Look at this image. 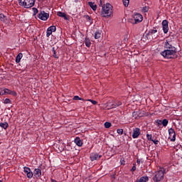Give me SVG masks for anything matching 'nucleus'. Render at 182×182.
<instances>
[{"label": "nucleus", "mask_w": 182, "mask_h": 182, "mask_svg": "<svg viewBox=\"0 0 182 182\" xmlns=\"http://www.w3.org/2000/svg\"><path fill=\"white\" fill-rule=\"evenodd\" d=\"M174 37L168 36L164 43L165 50L161 53V55L166 59H177L178 55L177 54V48L174 47Z\"/></svg>", "instance_id": "f257e3e1"}, {"label": "nucleus", "mask_w": 182, "mask_h": 182, "mask_svg": "<svg viewBox=\"0 0 182 182\" xmlns=\"http://www.w3.org/2000/svg\"><path fill=\"white\" fill-rule=\"evenodd\" d=\"M100 15L102 18H110L113 16V6L109 3L103 4Z\"/></svg>", "instance_id": "f03ea898"}, {"label": "nucleus", "mask_w": 182, "mask_h": 182, "mask_svg": "<svg viewBox=\"0 0 182 182\" xmlns=\"http://www.w3.org/2000/svg\"><path fill=\"white\" fill-rule=\"evenodd\" d=\"M36 0H18V4L23 8H32L35 5Z\"/></svg>", "instance_id": "7ed1b4c3"}, {"label": "nucleus", "mask_w": 182, "mask_h": 182, "mask_svg": "<svg viewBox=\"0 0 182 182\" xmlns=\"http://www.w3.org/2000/svg\"><path fill=\"white\" fill-rule=\"evenodd\" d=\"M164 178V171L159 170L156 172L155 176L153 178L154 182H160Z\"/></svg>", "instance_id": "20e7f679"}, {"label": "nucleus", "mask_w": 182, "mask_h": 182, "mask_svg": "<svg viewBox=\"0 0 182 182\" xmlns=\"http://www.w3.org/2000/svg\"><path fill=\"white\" fill-rule=\"evenodd\" d=\"M143 21V16L140 14H135L133 16V18L130 20L131 23L136 25L140 23Z\"/></svg>", "instance_id": "39448f33"}, {"label": "nucleus", "mask_w": 182, "mask_h": 182, "mask_svg": "<svg viewBox=\"0 0 182 182\" xmlns=\"http://www.w3.org/2000/svg\"><path fill=\"white\" fill-rule=\"evenodd\" d=\"M132 116L134 119H140V117H144L146 116V112L143 110L134 111L132 113Z\"/></svg>", "instance_id": "423d86ee"}, {"label": "nucleus", "mask_w": 182, "mask_h": 182, "mask_svg": "<svg viewBox=\"0 0 182 182\" xmlns=\"http://www.w3.org/2000/svg\"><path fill=\"white\" fill-rule=\"evenodd\" d=\"M38 18L41 21H48L49 19V14L45 12V11H40V14L37 15Z\"/></svg>", "instance_id": "0eeeda50"}, {"label": "nucleus", "mask_w": 182, "mask_h": 182, "mask_svg": "<svg viewBox=\"0 0 182 182\" xmlns=\"http://www.w3.org/2000/svg\"><path fill=\"white\" fill-rule=\"evenodd\" d=\"M169 137L168 139L171 141H174L176 140V131L173 128H170L168 130Z\"/></svg>", "instance_id": "6e6552de"}, {"label": "nucleus", "mask_w": 182, "mask_h": 182, "mask_svg": "<svg viewBox=\"0 0 182 182\" xmlns=\"http://www.w3.org/2000/svg\"><path fill=\"white\" fill-rule=\"evenodd\" d=\"M23 171L26 174L28 178H32L33 177V172L31 170V168L24 166Z\"/></svg>", "instance_id": "1a4fd4ad"}, {"label": "nucleus", "mask_w": 182, "mask_h": 182, "mask_svg": "<svg viewBox=\"0 0 182 182\" xmlns=\"http://www.w3.org/2000/svg\"><path fill=\"white\" fill-rule=\"evenodd\" d=\"M102 157L101 155H99L97 153H92L90 156L91 161H95V160H99Z\"/></svg>", "instance_id": "9d476101"}, {"label": "nucleus", "mask_w": 182, "mask_h": 182, "mask_svg": "<svg viewBox=\"0 0 182 182\" xmlns=\"http://www.w3.org/2000/svg\"><path fill=\"white\" fill-rule=\"evenodd\" d=\"M163 31L164 33L168 32V21L167 20H164L162 21Z\"/></svg>", "instance_id": "9b49d317"}, {"label": "nucleus", "mask_w": 182, "mask_h": 182, "mask_svg": "<svg viewBox=\"0 0 182 182\" xmlns=\"http://www.w3.org/2000/svg\"><path fill=\"white\" fill-rule=\"evenodd\" d=\"M141 133V132L139 128H135L133 129L132 137L134 139H137V137H139V136H140Z\"/></svg>", "instance_id": "f8f14e48"}, {"label": "nucleus", "mask_w": 182, "mask_h": 182, "mask_svg": "<svg viewBox=\"0 0 182 182\" xmlns=\"http://www.w3.org/2000/svg\"><path fill=\"white\" fill-rule=\"evenodd\" d=\"M74 141L75 144H77V146H78L79 147H82V146L83 145V142L82 141V139H80L79 136H77L75 139Z\"/></svg>", "instance_id": "ddd939ff"}, {"label": "nucleus", "mask_w": 182, "mask_h": 182, "mask_svg": "<svg viewBox=\"0 0 182 182\" xmlns=\"http://www.w3.org/2000/svg\"><path fill=\"white\" fill-rule=\"evenodd\" d=\"M34 176L35 177H41L42 176V171L40 168H36L34 170Z\"/></svg>", "instance_id": "4468645a"}, {"label": "nucleus", "mask_w": 182, "mask_h": 182, "mask_svg": "<svg viewBox=\"0 0 182 182\" xmlns=\"http://www.w3.org/2000/svg\"><path fill=\"white\" fill-rule=\"evenodd\" d=\"M88 5L92 9V11H96L97 9V5H96L95 2L89 1Z\"/></svg>", "instance_id": "2eb2a0df"}, {"label": "nucleus", "mask_w": 182, "mask_h": 182, "mask_svg": "<svg viewBox=\"0 0 182 182\" xmlns=\"http://www.w3.org/2000/svg\"><path fill=\"white\" fill-rule=\"evenodd\" d=\"M119 106H122V102H120V101H117V102H114V104H112L111 105L110 109H116V107H119Z\"/></svg>", "instance_id": "dca6fc26"}, {"label": "nucleus", "mask_w": 182, "mask_h": 182, "mask_svg": "<svg viewBox=\"0 0 182 182\" xmlns=\"http://www.w3.org/2000/svg\"><path fill=\"white\" fill-rule=\"evenodd\" d=\"M57 16H60V18H64V19H65V21H67V19H68V17L66 16V14H65L62 11H58Z\"/></svg>", "instance_id": "f3484780"}, {"label": "nucleus", "mask_w": 182, "mask_h": 182, "mask_svg": "<svg viewBox=\"0 0 182 182\" xmlns=\"http://www.w3.org/2000/svg\"><path fill=\"white\" fill-rule=\"evenodd\" d=\"M0 127L4 129V130H6V129L9 127V124H8V122H0Z\"/></svg>", "instance_id": "a211bd4d"}, {"label": "nucleus", "mask_w": 182, "mask_h": 182, "mask_svg": "<svg viewBox=\"0 0 182 182\" xmlns=\"http://www.w3.org/2000/svg\"><path fill=\"white\" fill-rule=\"evenodd\" d=\"M149 181V176H142L139 180H136V182H147Z\"/></svg>", "instance_id": "6ab92c4d"}, {"label": "nucleus", "mask_w": 182, "mask_h": 182, "mask_svg": "<svg viewBox=\"0 0 182 182\" xmlns=\"http://www.w3.org/2000/svg\"><path fill=\"white\" fill-rule=\"evenodd\" d=\"M23 56V54H22V53H18L16 58V63H19V62H21V59H22Z\"/></svg>", "instance_id": "aec40b11"}, {"label": "nucleus", "mask_w": 182, "mask_h": 182, "mask_svg": "<svg viewBox=\"0 0 182 182\" xmlns=\"http://www.w3.org/2000/svg\"><path fill=\"white\" fill-rule=\"evenodd\" d=\"M85 44L87 48H90V46L92 45V43L90 42V39L88 38H85Z\"/></svg>", "instance_id": "412c9836"}, {"label": "nucleus", "mask_w": 182, "mask_h": 182, "mask_svg": "<svg viewBox=\"0 0 182 182\" xmlns=\"http://www.w3.org/2000/svg\"><path fill=\"white\" fill-rule=\"evenodd\" d=\"M102 36V33H100V31H96L95 33V39H99Z\"/></svg>", "instance_id": "4be33fe9"}, {"label": "nucleus", "mask_w": 182, "mask_h": 182, "mask_svg": "<svg viewBox=\"0 0 182 182\" xmlns=\"http://www.w3.org/2000/svg\"><path fill=\"white\" fill-rule=\"evenodd\" d=\"M124 6L127 8L129 6V4L130 3V0H122Z\"/></svg>", "instance_id": "5701e85b"}, {"label": "nucleus", "mask_w": 182, "mask_h": 182, "mask_svg": "<svg viewBox=\"0 0 182 182\" xmlns=\"http://www.w3.org/2000/svg\"><path fill=\"white\" fill-rule=\"evenodd\" d=\"M6 16L4 14H0V21L5 22Z\"/></svg>", "instance_id": "b1692460"}, {"label": "nucleus", "mask_w": 182, "mask_h": 182, "mask_svg": "<svg viewBox=\"0 0 182 182\" xmlns=\"http://www.w3.org/2000/svg\"><path fill=\"white\" fill-rule=\"evenodd\" d=\"M105 129H109V127H112V123L107 122H105Z\"/></svg>", "instance_id": "393cba45"}, {"label": "nucleus", "mask_w": 182, "mask_h": 182, "mask_svg": "<svg viewBox=\"0 0 182 182\" xmlns=\"http://www.w3.org/2000/svg\"><path fill=\"white\" fill-rule=\"evenodd\" d=\"M162 124L164 127H166V126H167V124H168V120L164 119L162 120Z\"/></svg>", "instance_id": "a878e982"}, {"label": "nucleus", "mask_w": 182, "mask_h": 182, "mask_svg": "<svg viewBox=\"0 0 182 182\" xmlns=\"http://www.w3.org/2000/svg\"><path fill=\"white\" fill-rule=\"evenodd\" d=\"M153 135L151 134H146V139L149 141H153Z\"/></svg>", "instance_id": "bb28decb"}, {"label": "nucleus", "mask_w": 182, "mask_h": 182, "mask_svg": "<svg viewBox=\"0 0 182 182\" xmlns=\"http://www.w3.org/2000/svg\"><path fill=\"white\" fill-rule=\"evenodd\" d=\"M12 101L9 100V98H6L4 101V105H9L11 104Z\"/></svg>", "instance_id": "cd10ccee"}, {"label": "nucleus", "mask_w": 182, "mask_h": 182, "mask_svg": "<svg viewBox=\"0 0 182 182\" xmlns=\"http://www.w3.org/2000/svg\"><path fill=\"white\" fill-rule=\"evenodd\" d=\"M73 100H85L82 97H80L77 95H75V96L73 97Z\"/></svg>", "instance_id": "c85d7f7f"}, {"label": "nucleus", "mask_w": 182, "mask_h": 182, "mask_svg": "<svg viewBox=\"0 0 182 182\" xmlns=\"http://www.w3.org/2000/svg\"><path fill=\"white\" fill-rule=\"evenodd\" d=\"M48 29H50V31H52L53 32H56V26H51L48 28Z\"/></svg>", "instance_id": "c756f323"}, {"label": "nucleus", "mask_w": 182, "mask_h": 182, "mask_svg": "<svg viewBox=\"0 0 182 182\" xmlns=\"http://www.w3.org/2000/svg\"><path fill=\"white\" fill-rule=\"evenodd\" d=\"M52 31L50 28L47 29L46 36L47 38H49V36L52 34Z\"/></svg>", "instance_id": "7c9ffc66"}, {"label": "nucleus", "mask_w": 182, "mask_h": 182, "mask_svg": "<svg viewBox=\"0 0 182 182\" xmlns=\"http://www.w3.org/2000/svg\"><path fill=\"white\" fill-rule=\"evenodd\" d=\"M142 12H149V6H144L142 8Z\"/></svg>", "instance_id": "2f4dec72"}, {"label": "nucleus", "mask_w": 182, "mask_h": 182, "mask_svg": "<svg viewBox=\"0 0 182 182\" xmlns=\"http://www.w3.org/2000/svg\"><path fill=\"white\" fill-rule=\"evenodd\" d=\"M117 133H118V134H120V136H122V134H123V129H117Z\"/></svg>", "instance_id": "473e14b6"}, {"label": "nucleus", "mask_w": 182, "mask_h": 182, "mask_svg": "<svg viewBox=\"0 0 182 182\" xmlns=\"http://www.w3.org/2000/svg\"><path fill=\"white\" fill-rule=\"evenodd\" d=\"M149 33H151V35H154V33H157V30L151 29L149 31Z\"/></svg>", "instance_id": "72a5a7b5"}, {"label": "nucleus", "mask_w": 182, "mask_h": 182, "mask_svg": "<svg viewBox=\"0 0 182 182\" xmlns=\"http://www.w3.org/2000/svg\"><path fill=\"white\" fill-rule=\"evenodd\" d=\"M53 57L58 59V55H56V50H55V48H53Z\"/></svg>", "instance_id": "f704fd0d"}, {"label": "nucleus", "mask_w": 182, "mask_h": 182, "mask_svg": "<svg viewBox=\"0 0 182 182\" xmlns=\"http://www.w3.org/2000/svg\"><path fill=\"white\" fill-rule=\"evenodd\" d=\"M88 102H91V103H92V105H97V102L96 100H87Z\"/></svg>", "instance_id": "c9c22d12"}, {"label": "nucleus", "mask_w": 182, "mask_h": 182, "mask_svg": "<svg viewBox=\"0 0 182 182\" xmlns=\"http://www.w3.org/2000/svg\"><path fill=\"white\" fill-rule=\"evenodd\" d=\"M156 122L159 125H160V124H162L163 121H161V119H157V120L156 121Z\"/></svg>", "instance_id": "e433bc0d"}, {"label": "nucleus", "mask_w": 182, "mask_h": 182, "mask_svg": "<svg viewBox=\"0 0 182 182\" xmlns=\"http://www.w3.org/2000/svg\"><path fill=\"white\" fill-rule=\"evenodd\" d=\"M131 171H136V164H134V166H132Z\"/></svg>", "instance_id": "4c0bfd02"}, {"label": "nucleus", "mask_w": 182, "mask_h": 182, "mask_svg": "<svg viewBox=\"0 0 182 182\" xmlns=\"http://www.w3.org/2000/svg\"><path fill=\"white\" fill-rule=\"evenodd\" d=\"M152 141L154 144H159V140H153Z\"/></svg>", "instance_id": "58836bf2"}, {"label": "nucleus", "mask_w": 182, "mask_h": 182, "mask_svg": "<svg viewBox=\"0 0 182 182\" xmlns=\"http://www.w3.org/2000/svg\"><path fill=\"white\" fill-rule=\"evenodd\" d=\"M86 19H88V21H91L92 20V18H90V16H86Z\"/></svg>", "instance_id": "ea45409f"}, {"label": "nucleus", "mask_w": 182, "mask_h": 182, "mask_svg": "<svg viewBox=\"0 0 182 182\" xmlns=\"http://www.w3.org/2000/svg\"><path fill=\"white\" fill-rule=\"evenodd\" d=\"M4 93H9V90L5 89L4 90Z\"/></svg>", "instance_id": "a19ab883"}, {"label": "nucleus", "mask_w": 182, "mask_h": 182, "mask_svg": "<svg viewBox=\"0 0 182 182\" xmlns=\"http://www.w3.org/2000/svg\"><path fill=\"white\" fill-rule=\"evenodd\" d=\"M136 163H137L138 164H140V163H141L140 159H137V160H136Z\"/></svg>", "instance_id": "79ce46f5"}, {"label": "nucleus", "mask_w": 182, "mask_h": 182, "mask_svg": "<svg viewBox=\"0 0 182 182\" xmlns=\"http://www.w3.org/2000/svg\"><path fill=\"white\" fill-rule=\"evenodd\" d=\"M51 181L52 182H56V181L55 179H52Z\"/></svg>", "instance_id": "37998d69"}, {"label": "nucleus", "mask_w": 182, "mask_h": 182, "mask_svg": "<svg viewBox=\"0 0 182 182\" xmlns=\"http://www.w3.org/2000/svg\"><path fill=\"white\" fill-rule=\"evenodd\" d=\"M36 9V12H38V9Z\"/></svg>", "instance_id": "c03bdc74"}, {"label": "nucleus", "mask_w": 182, "mask_h": 182, "mask_svg": "<svg viewBox=\"0 0 182 182\" xmlns=\"http://www.w3.org/2000/svg\"><path fill=\"white\" fill-rule=\"evenodd\" d=\"M0 182H2V181L0 180Z\"/></svg>", "instance_id": "a18cd8bd"}]
</instances>
